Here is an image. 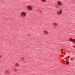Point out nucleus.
<instances>
[{"label":"nucleus","instance_id":"f257e3e1","mask_svg":"<svg viewBox=\"0 0 75 75\" xmlns=\"http://www.w3.org/2000/svg\"><path fill=\"white\" fill-rule=\"evenodd\" d=\"M26 15V13H25V12H22L21 13V15L22 17H25V16Z\"/></svg>","mask_w":75,"mask_h":75},{"label":"nucleus","instance_id":"f03ea898","mask_svg":"<svg viewBox=\"0 0 75 75\" xmlns=\"http://www.w3.org/2000/svg\"><path fill=\"white\" fill-rule=\"evenodd\" d=\"M57 14L58 16H59L61 14H62V10H61L57 11Z\"/></svg>","mask_w":75,"mask_h":75},{"label":"nucleus","instance_id":"7ed1b4c3","mask_svg":"<svg viewBox=\"0 0 75 75\" xmlns=\"http://www.w3.org/2000/svg\"><path fill=\"white\" fill-rule=\"evenodd\" d=\"M27 7L28 9L29 10H33V7L30 6H27Z\"/></svg>","mask_w":75,"mask_h":75},{"label":"nucleus","instance_id":"20e7f679","mask_svg":"<svg viewBox=\"0 0 75 75\" xmlns=\"http://www.w3.org/2000/svg\"><path fill=\"white\" fill-rule=\"evenodd\" d=\"M57 3L58 5H59V6H62V3H61V1H58Z\"/></svg>","mask_w":75,"mask_h":75},{"label":"nucleus","instance_id":"39448f33","mask_svg":"<svg viewBox=\"0 0 75 75\" xmlns=\"http://www.w3.org/2000/svg\"><path fill=\"white\" fill-rule=\"evenodd\" d=\"M70 40L72 42H75V40L74 39L71 38L70 39Z\"/></svg>","mask_w":75,"mask_h":75},{"label":"nucleus","instance_id":"423d86ee","mask_svg":"<svg viewBox=\"0 0 75 75\" xmlns=\"http://www.w3.org/2000/svg\"><path fill=\"white\" fill-rule=\"evenodd\" d=\"M53 25H54V26H56V25H58L57 24L55 23H54L53 24Z\"/></svg>","mask_w":75,"mask_h":75},{"label":"nucleus","instance_id":"0eeeda50","mask_svg":"<svg viewBox=\"0 0 75 75\" xmlns=\"http://www.w3.org/2000/svg\"><path fill=\"white\" fill-rule=\"evenodd\" d=\"M55 7H56V8H58V7H59V6L58 5H55Z\"/></svg>","mask_w":75,"mask_h":75},{"label":"nucleus","instance_id":"6e6552de","mask_svg":"<svg viewBox=\"0 0 75 75\" xmlns=\"http://www.w3.org/2000/svg\"><path fill=\"white\" fill-rule=\"evenodd\" d=\"M16 67H18L19 66V64H15Z\"/></svg>","mask_w":75,"mask_h":75},{"label":"nucleus","instance_id":"1a4fd4ad","mask_svg":"<svg viewBox=\"0 0 75 75\" xmlns=\"http://www.w3.org/2000/svg\"><path fill=\"white\" fill-rule=\"evenodd\" d=\"M67 62V63L66 64H67V65H68L69 64V61H66Z\"/></svg>","mask_w":75,"mask_h":75},{"label":"nucleus","instance_id":"9d476101","mask_svg":"<svg viewBox=\"0 0 75 75\" xmlns=\"http://www.w3.org/2000/svg\"><path fill=\"white\" fill-rule=\"evenodd\" d=\"M42 2H45L46 1V0H41Z\"/></svg>","mask_w":75,"mask_h":75},{"label":"nucleus","instance_id":"9b49d317","mask_svg":"<svg viewBox=\"0 0 75 75\" xmlns=\"http://www.w3.org/2000/svg\"><path fill=\"white\" fill-rule=\"evenodd\" d=\"M21 59H22V60H24V58L23 57H22L21 58Z\"/></svg>","mask_w":75,"mask_h":75},{"label":"nucleus","instance_id":"f8f14e48","mask_svg":"<svg viewBox=\"0 0 75 75\" xmlns=\"http://www.w3.org/2000/svg\"><path fill=\"white\" fill-rule=\"evenodd\" d=\"M14 71L15 72H17L18 70L17 69H14Z\"/></svg>","mask_w":75,"mask_h":75},{"label":"nucleus","instance_id":"ddd939ff","mask_svg":"<svg viewBox=\"0 0 75 75\" xmlns=\"http://www.w3.org/2000/svg\"><path fill=\"white\" fill-rule=\"evenodd\" d=\"M45 33H46L47 34H48V32H47V31H46L45 32Z\"/></svg>","mask_w":75,"mask_h":75},{"label":"nucleus","instance_id":"4468645a","mask_svg":"<svg viewBox=\"0 0 75 75\" xmlns=\"http://www.w3.org/2000/svg\"><path fill=\"white\" fill-rule=\"evenodd\" d=\"M61 51H63V49H61Z\"/></svg>","mask_w":75,"mask_h":75},{"label":"nucleus","instance_id":"2eb2a0df","mask_svg":"<svg viewBox=\"0 0 75 75\" xmlns=\"http://www.w3.org/2000/svg\"><path fill=\"white\" fill-rule=\"evenodd\" d=\"M8 73L9 74H10V71H8Z\"/></svg>","mask_w":75,"mask_h":75},{"label":"nucleus","instance_id":"dca6fc26","mask_svg":"<svg viewBox=\"0 0 75 75\" xmlns=\"http://www.w3.org/2000/svg\"><path fill=\"white\" fill-rule=\"evenodd\" d=\"M71 59H72V58H71Z\"/></svg>","mask_w":75,"mask_h":75}]
</instances>
